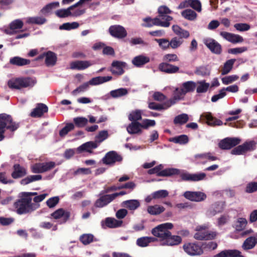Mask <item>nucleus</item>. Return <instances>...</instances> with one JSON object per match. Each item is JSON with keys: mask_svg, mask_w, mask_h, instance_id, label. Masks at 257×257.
Returning <instances> with one entry per match:
<instances>
[{"mask_svg": "<svg viewBox=\"0 0 257 257\" xmlns=\"http://www.w3.org/2000/svg\"><path fill=\"white\" fill-rule=\"evenodd\" d=\"M18 197L19 199L14 202L13 206L16 212L19 215L32 212L40 207L39 204L32 203L30 199L27 198L22 192L19 194Z\"/></svg>", "mask_w": 257, "mask_h": 257, "instance_id": "1", "label": "nucleus"}, {"mask_svg": "<svg viewBox=\"0 0 257 257\" xmlns=\"http://www.w3.org/2000/svg\"><path fill=\"white\" fill-rule=\"evenodd\" d=\"M195 87L196 83L194 81H189L183 83L181 88L175 89L173 94L174 96L172 99L176 102L183 99L187 93L193 91Z\"/></svg>", "mask_w": 257, "mask_h": 257, "instance_id": "2", "label": "nucleus"}, {"mask_svg": "<svg viewBox=\"0 0 257 257\" xmlns=\"http://www.w3.org/2000/svg\"><path fill=\"white\" fill-rule=\"evenodd\" d=\"M36 83L35 79L30 77L13 78L8 82L9 87L12 89H20L22 88L32 87Z\"/></svg>", "mask_w": 257, "mask_h": 257, "instance_id": "3", "label": "nucleus"}, {"mask_svg": "<svg viewBox=\"0 0 257 257\" xmlns=\"http://www.w3.org/2000/svg\"><path fill=\"white\" fill-rule=\"evenodd\" d=\"M173 227V224L170 222H167L161 224L152 230V233L156 237L160 238L161 242L170 235V231L169 229H171Z\"/></svg>", "mask_w": 257, "mask_h": 257, "instance_id": "4", "label": "nucleus"}, {"mask_svg": "<svg viewBox=\"0 0 257 257\" xmlns=\"http://www.w3.org/2000/svg\"><path fill=\"white\" fill-rule=\"evenodd\" d=\"M208 228V225L206 224L197 226L194 237L197 240H208L215 238L217 236V233L216 231L208 232L207 231Z\"/></svg>", "mask_w": 257, "mask_h": 257, "instance_id": "5", "label": "nucleus"}, {"mask_svg": "<svg viewBox=\"0 0 257 257\" xmlns=\"http://www.w3.org/2000/svg\"><path fill=\"white\" fill-rule=\"evenodd\" d=\"M55 162H39L31 165L30 169L32 173L35 174L43 173L51 170L55 167Z\"/></svg>", "mask_w": 257, "mask_h": 257, "instance_id": "6", "label": "nucleus"}, {"mask_svg": "<svg viewBox=\"0 0 257 257\" xmlns=\"http://www.w3.org/2000/svg\"><path fill=\"white\" fill-rule=\"evenodd\" d=\"M19 123L13 121L12 117L5 113L0 114V130L6 127L11 131H14L19 127Z\"/></svg>", "mask_w": 257, "mask_h": 257, "instance_id": "7", "label": "nucleus"}, {"mask_svg": "<svg viewBox=\"0 0 257 257\" xmlns=\"http://www.w3.org/2000/svg\"><path fill=\"white\" fill-rule=\"evenodd\" d=\"M143 21L145 23L143 24L142 25L146 27H151L155 25L166 28L169 27L170 25V23L163 22L158 18L151 19L150 17H148L144 18Z\"/></svg>", "mask_w": 257, "mask_h": 257, "instance_id": "8", "label": "nucleus"}, {"mask_svg": "<svg viewBox=\"0 0 257 257\" xmlns=\"http://www.w3.org/2000/svg\"><path fill=\"white\" fill-rule=\"evenodd\" d=\"M240 142V140L237 138H227L219 143V147L223 150H228L237 145Z\"/></svg>", "mask_w": 257, "mask_h": 257, "instance_id": "9", "label": "nucleus"}, {"mask_svg": "<svg viewBox=\"0 0 257 257\" xmlns=\"http://www.w3.org/2000/svg\"><path fill=\"white\" fill-rule=\"evenodd\" d=\"M184 251L190 255H197L201 254L203 252L202 247L195 243H187L183 245Z\"/></svg>", "mask_w": 257, "mask_h": 257, "instance_id": "10", "label": "nucleus"}, {"mask_svg": "<svg viewBox=\"0 0 257 257\" xmlns=\"http://www.w3.org/2000/svg\"><path fill=\"white\" fill-rule=\"evenodd\" d=\"M184 196L190 201L195 202L202 201L206 198V194L201 192L186 191Z\"/></svg>", "mask_w": 257, "mask_h": 257, "instance_id": "11", "label": "nucleus"}, {"mask_svg": "<svg viewBox=\"0 0 257 257\" xmlns=\"http://www.w3.org/2000/svg\"><path fill=\"white\" fill-rule=\"evenodd\" d=\"M220 36L227 41L233 43H240L243 42L244 39L241 36L227 32H221Z\"/></svg>", "mask_w": 257, "mask_h": 257, "instance_id": "12", "label": "nucleus"}, {"mask_svg": "<svg viewBox=\"0 0 257 257\" xmlns=\"http://www.w3.org/2000/svg\"><path fill=\"white\" fill-rule=\"evenodd\" d=\"M110 34L114 37L121 39L125 37L127 32L125 29L119 25L111 26L109 29Z\"/></svg>", "mask_w": 257, "mask_h": 257, "instance_id": "13", "label": "nucleus"}, {"mask_svg": "<svg viewBox=\"0 0 257 257\" xmlns=\"http://www.w3.org/2000/svg\"><path fill=\"white\" fill-rule=\"evenodd\" d=\"M204 44L213 53L219 54L221 52V45L212 39H206L204 41Z\"/></svg>", "mask_w": 257, "mask_h": 257, "instance_id": "14", "label": "nucleus"}, {"mask_svg": "<svg viewBox=\"0 0 257 257\" xmlns=\"http://www.w3.org/2000/svg\"><path fill=\"white\" fill-rule=\"evenodd\" d=\"M122 160L120 156L114 151L107 153L103 158V163L107 165H110L116 162H120Z\"/></svg>", "mask_w": 257, "mask_h": 257, "instance_id": "15", "label": "nucleus"}, {"mask_svg": "<svg viewBox=\"0 0 257 257\" xmlns=\"http://www.w3.org/2000/svg\"><path fill=\"white\" fill-rule=\"evenodd\" d=\"M98 147V144L94 142L90 141L83 144L76 149L78 153H81L83 152L92 153L93 149H96Z\"/></svg>", "mask_w": 257, "mask_h": 257, "instance_id": "16", "label": "nucleus"}, {"mask_svg": "<svg viewBox=\"0 0 257 257\" xmlns=\"http://www.w3.org/2000/svg\"><path fill=\"white\" fill-rule=\"evenodd\" d=\"M158 13L161 20H165L164 22L170 23V21L173 20V18L167 15L171 13V11L166 6H162L159 8Z\"/></svg>", "mask_w": 257, "mask_h": 257, "instance_id": "17", "label": "nucleus"}, {"mask_svg": "<svg viewBox=\"0 0 257 257\" xmlns=\"http://www.w3.org/2000/svg\"><path fill=\"white\" fill-rule=\"evenodd\" d=\"M92 65L89 61H75L70 63V68L82 70L85 69Z\"/></svg>", "mask_w": 257, "mask_h": 257, "instance_id": "18", "label": "nucleus"}, {"mask_svg": "<svg viewBox=\"0 0 257 257\" xmlns=\"http://www.w3.org/2000/svg\"><path fill=\"white\" fill-rule=\"evenodd\" d=\"M224 209V204L222 202L213 204L206 212L207 216L212 217L216 214L222 212Z\"/></svg>", "mask_w": 257, "mask_h": 257, "instance_id": "19", "label": "nucleus"}, {"mask_svg": "<svg viewBox=\"0 0 257 257\" xmlns=\"http://www.w3.org/2000/svg\"><path fill=\"white\" fill-rule=\"evenodd\" d=\"M114 199L112 194L102 195L94 203L96 207L101 208L111 202Z\"/></svg>", "mask_w": 257, "mask_h": 257, "instance_id": "20", "label": "nucleus"}, {"mask_svg": "<svg viewBox=\"0 0 257 257\" xmlns=\"http://www.w3.org/2000/svg\"><path fill=\"white\" fill-rule=\"evenodd\" d=\"M181 237L178 235H172L170 232V235L161 242L162 245H176L181 243Z\"/></svg>", "mask_w": 257, "mask_h": 257, "instance_id": "21", "label": "nucleus"}, {"mask_svg": "<svg viewBox=\"0 0 257 257\" xmlns=\"http://www.w3.org/2000/svg\"><path fill=\"white\" fill-rule=\"evenodd\" d=\"M175 103V101H173L172 99L165 102L163 104H159L155 102H150L149 104V107L154 110H162L166 109L170 107L172 105Z\"/></svg>", "mask_w": 257, "mask_h": 257, "instance_id": "22", "label": "nucleus"}, {"mask_svg": "<svg viewBox=\"0 0 257 257\" xmlns=\"http://www.w3.org/2000/svg\"><path fill=\"white\" fill-rule=\"evenodd\" d=\"M24 25L23 22L20 19H17L12 21L9 25L10 29L5 30V33L7 34H14L16 30L22 28Z\"/></svg>", "mask_w": 257, "mask_h": 257, "instance_id": "23", "label": "nucleus"}, {"mask_svg": "<svg viewBox=\"0 0 257 257\" xmlns=\"http://www.w3.org/2000/svg\"><path fill=\"white\" fill-rule=\"evenodd\" d=\"M48 107L43 103H39L36 107L31 113V115L34 117L41 116L44 113L48 111Z\"/></svg>", "mask_w": 257, "mask_h": 257, "instance_id": "24", "label": "nucleus"}, {"mask_svg": "<svg viewBox=\"0 0 257 257\" xmlns=\"http://www.w3.org/2000/svg\"><path fill=\"white\" fill-rule=\"evenodd\" d=\"M150 61V58L143 55H140L135 57L132 62L135 66L140 67L148 63Z\"/></svg>", "mask_w": 257, "mask_h": 257, "instance_id": "25", "label": "nucleus"}, {"mask_svg": "<svg viewBox=\"0 0 257 257\" xmlns=\"http://www.w3.org/2000/svg\"><path fill=\"white\" fill-rule=\"evenodd\" d=\"M214 257H243L237 250H224L216 254Z\"/></svg>", "mask_w": 257, "mask_h": 257, "instance_id": "26", "label": "nucleus"}, {"mask_svg": "<svg viewBox=\"0 0 257 257\" xmlns=\"http://www.w3.org/2000/svg\"><path fill=\"white\" fill-rule=\"evenodd\" d=\"M126 63L119 61H114L112 63L111 72L114 74L121 75L123 73V68Z\"/></svg>", "mask_w": 257, "mask_h": 257, "instance_id": "27", "label": "nucleus"}, {"mask_svg": "<svg viewBox=\"0 0 257 257\" xmlns=\"http://www.w3.org/2000/svg\"><path fill=\"white\" fill-rule=\"evenodd\" d=\"M202 118H204L207 123L210 125H220L222 124V122L219 119L214 118L209 112H205L201 115Z\"/></svg>", "mask_w": 257, "mask_h": 257, "instance_id": "28", "label": "nucleus"}, {"mask_svg": "<svg viewBox=\"0 0 257 257\" xmlns=\"http://www.w3.org/2000/svg\"><path fill=\"white\" fill-rule=\"evenodd\" d=\"M70 215L69 212L65 211L62 208L58 209L51 214V216L56 219L62 218L64 222L69 219Z\"/></svg>", "mask_w": 257, "mask_h": 257, "instance_id": "29", "label": "nucleus"}, {"mask_svg": "<svg viewBox=\"0 0 257 257\" xmlns=\"http://www.w3.org/2000/svg\"><path fill=\"white\" fill-rule=\"evenodd\" d=\"M159 68L161 71L167 73H175L178 72L179 69L178 66L166 63L160 64Z\"/></svg>", "mask_w": 257, "mask_h": 257, "instance_id": "30", "label": "nucleus"}, {"mask_svg": "<svg viewBox=\"0 0 257 257\" xmlns=\"http://www.w3.org/2000/svg\"><path fill=\"white\" fill-rule=\"evenodd\" d=\"M14 171L12 173V177L14 179L22 177L27 174L25 168L19 164H15L13 166Z\"/></svg>", "mask_w": 257, "mask_h": 257, "instance_id": "31", "label": "nucleus"}, {"mask_svg": "<svg viewBox=\"0 0 257 257\" xmlns=\"http://www.w3.org/2000/svg\"><path fill=\"white\" fill-rule=\"evenodd\" d=\"M112 77L107 76H98L92 78L88 82H87L88 83V85H97L103 83L107 82L111 80Z\"/></svg>", "mask_w": 257, "mask_h": 257, "instance_id": "32", "label": "nucleus"}, {"mask_svg": "<svg viewBox=\"0 0 257 257\" xmlns=\"http://www.w3.org/2000/svg\"><path fill=\"white\" fill-rule=\"evenodd\" d=\"M45 63L48 66H54L57 61L56 55L52 51H48L44 53Z\"/></svg>", "mask_w": 257, "mask_h": 257, "instance_id": "33", "label": "nucleus"}, {"mask_svg": "<svg viewBox=\"0 0 257 257\" xmlns=\"http://www.w3.org/2000/svg\"><path fill=\"white\" fill-rule=\"evenodd\" d=\"M195 83V88L196 89V92L197 93H206L210 86V83L206 82L205 80L198 81Z\"/></svg>", "mask_w": 257, "mask_h": 257, "instance_id": "34", "label": "nucleus"}, {"mask_svg": "<svg viewBox=\"0 0 257 257\" xmlns=\"http://www.w3.org/2000/svg\"><path fill=\"white\" fill-rule=\"evenodd\" d=\"M172 30L181 39L182 38L187 39L190 36V33L188 31L182 29L178 25H173Z\"/></svg>", "mask_w": 257, "mask_h": 257, "instance_id": "35", "label": "nucleus"}, {"mask_svg": "<svg viewBox=\"0 0 257 257\" xmlns=\"http://www.w3.org/2000/svg\"><path fill=\"white\" fill-rule=\"evenodd\" d=\"M10 63L14 65L22 66L29 64L30 63V60L16 56L10 59Z\"/></svg>", "mask_w": 257, "mask_h": 257, "instance_id": "36", "label": "nucleus"}, {"mask_svg": "<svg viewBox=\"0 0 257 257\" xmlns=\"http://www.w3.org/2000/svg\"><path fill=\"white\" fill-rule=\"evenodd\" d=\"M46 19L42 16L28 17L26 18V22L28 24L43 25L46 22Z\"/></svg>", "mask_w": 257, "mask_h": 257, "instance_id": "37", "label": "nucleus"}, {"mask_svg": "<svg viewBox=\"0 0 257 257\" xmlns=\"http://www.w3.org/2000/svg\"><path fill=\"white\" fill-rule=\"evenodd\" d=\"M141 128V123L138 122H132L127 127V131L130 134H141L142 133Z\"/></svg>", "mask_w": 257, "mask_h": 257, "instance_id": "38", "label": "nucleus"}, {"mask_svg": "<svg viewBox=\"0 0 257 257\" xmlns=\"http://www.w3.org/2000/svg\"><path fill=\"white\" fill-rule=\"evenodd\" d=\"M165 208L159 205H155L148 206V212L151 215H157L161 214L165 211Z\"/></svg>", "mask_w": 257, "mask_h": 257, "instance_id": "39", "label": "nucleus"}, {"mask_svg": "<svg viewBox=\"0 0 257 257\" xmlns=\"http://www.w3.org/2000/svg\"><path fill=\"white\" fill-rule=\"evenodd\" d=\"M122 205L130 210H135L140 206V202L137 199L128 200L123 201Z\"/></svg>", "mask_w": 257, "mask_h": 257, "instance_id": "40", "label": "nucleus"}, {"mask_svg": "<svg viewBox=\"0 0 257 257\" xmlns=\"http://www.w3.org/2000/svg\"><path fill=\"white\" fill-rule=\"evenodd\" d=\"M257 243V238L255 237H249L244 241L242 247L244 250H248L254 247Z\"/></svg>", "mask_w": 257, "mask_h": 257, "instance_id": "41", "label": "nucleus"}, {"mask_svg": "<svg viewBox=\"0 0 257 257\" xmlns=\"http://www.w3.org/2000/svg\"><path fill=\"white\" fill-rule=\"evenodd\" d=\"M156 240V238L152 237H142L138 238L137 240V244L141 247H146L151 242H154Z\"/></svg>", "mask_w": 257, "mask_h": 257, "instance_id": "42", "label": "nucleus"}, {"mask_svg": "<svg viewBox=\"0 0 257 257\" xmlns=\"http://www.w3.org/2000/svg\"><path fill=\"white\" fill-rule=\"evenodd\" d=\"M247 224V220L242 217L238 218L236 219L234 223V228L236 230L240 231L243 230Z\"/></svg>", "mask_w": 257, "mask_h": 257, "instance_id": "43", "label": "nucleus"}, {"mask_svg": "<svg viewBox=\"0 0 257 257\" xmlns=\"http://www.w3.org/2000/svg\"><path fill=\"white\" fill-rule=\"evenodd\" d=\"M128 90L125 88H120L117 89L111 90L110 92V96L114 98L120 97L127 95Z\"/></svg>", "mask_w": 257, "mask_h": 257, "instance_id": "44", "label": "nucleus"}, {"mask_svg": "<svg viewBox=\"0 0 257 257\" xmlns=\"http://www.w3.org/2000/svg\"><path fill=\"white\" fill-rule=\"evenodd\" d=\"M106 225L109 228H115L119 227L122 223V221L117 220L114 218L108 217L105 219Z\"/></svg>", "mask_w": 257, "mask_h": 257, "instance_id": "45", "label": "nucleus"}, {"mask_svg": "<svg viewBox=\"0 0 257 257\" xmlns=\"http://www.w3.org/2000/svg\"><path fill=\"white\" fill-rule=\"evenodd\" d=\"M42 178V176L41 175H30L22 179L21 181V183L23 185H26L31 182L41 180Z\"/></svg>", "mask_w": 257, "mask_h": 257, "instance_id": "46", "label": "nucleus"}, {"mask_svg": "<svg viewBox=\"0 0 257 257\" xmlns=\"http://www.w3.org/2000/svg\"><path fill=\"white\" fill-rule=\"evenodd\" d=\"M79 6V5H76V4H75L74 5L70 7H72L71 9L69 10L71 17H77L85 13V9L77 8Z\"/></svg>", "mask_w": 257, "mask_h": 257, "instance_id": "47", "label": "nucleus"}, {"mask_svg": "<svg viewBox=\"0 0 257 257\" xmlns=\"http://www.w3.org/2000/svg\"><path fill=\"white\" fill-rule=\"evenodd\" d=\"M181 15L185 19L190 21H193L197 17L196 13L191 9H187L182 11Z\"/></svg>", "mask_w": 257, "mask_h": 257, "instance_id": "48", "label": "nucleus"}, {"mask_svg": "<svg viewBox=\"0 0 257 257\" xmlns=\"http://www.w3.org/2000/svg\"><path fill=\"white\" fill-rule=\"evenodd\" d=\"M235 61V59H234L227 60L224 64L223 68L221 71V74L225 75L228 74L232 69Z\"/></svg>", "mask_w": 257, "mask_h": 257, "instance_id": "49", "label": "nucleus"}, {"mask_svg": "<svg viewBox=\"0 0 257 257\" xmlns=\"http://www.w3.org/2000/svg\"><path fill=\"white\" fill-rule=\"evenodd\" d=\"M59 6V3L58 2H53L50 4L47 5L44 8H43L41 12L44 15H47L51 13V11Z\"/></svg>", "mask_w": 257, "mask_h": 257, "instance_id": "50", "label": "nucleus"}, {"mask_svg": "<svg viewBox=\"0 0 257 257\" xmlns=\"http://www.w3.org/2000/svg\"><path fill=\"white\" fill-rule=\"evenodd\" d=\"M108 137V133L107 131L103 130L100 131L95 136V143L98 144V146L101 142L105 140Z\"/></svg>", "mask_w": 257, "mask_h": 257, "instance_id": "51", "label": "nucleus"}, {"mask_svg": "<svg viewBox=\"0 0 257 257\" xmlns=\"http://www.w3.org/2000/svg\"><path fill=\"white\" fill-rule=\"evenodd\" d=\"M88 83L85 82L82 85H80L71 92V94L74 96H77L85 92L89 88Z\"/></svg>", "mask_w": 257, "mask_h": 257, "instance_id": "52", "label": "nucleus"}, {"mask_svg": "<svg viewBox=\"0 0 257 257\" xmlns=\"http://www.w3.org/2000/svg\"><path fill=\"white\" fill-rule=\"evenodd\" d=\"M79 24L78 23L74 22L72 23H66L61 25L59 27L60 30H71L78 28Z\"/></svg>", "mask_w": 257, "mask_h": 257, "instance_id": "53", "label": "nucleus"}, {"mask_svg": "<svg viewBox=\"0 0 257 257\" xmlns=\"http://www.w3.org/2000/svg\"><path fill=\"white\" fill-rule=\"evenodd\" d=\"M183 40L178 37H173L170 41V48L176 49L180 47L183 44Z\"/></svg>", "mask_w": 257, "mask_h": 257, "instance_id": "54", "label": "nucleus"}, {"mask_svg": "<svg viewBox=\"0 0 257 257\" xmlns=\"http://www.w3.org/2000/svg\"><path fill=\"white\" fill-rule=\"evenodd\" d=\"M189 120L188 115L186 113H182L176 116L174 119L175 124H184Z\"/></svg>", "mask_w": 257, "mask_h": 257, "instance_id": "55", "label": "nucleus"}, {"mask_svg": "<svg viewBox=\"0 0 257 257\" xmlns=\"http://www.w3.org/2000/svg\"><path fill=\"white\" fill-rule=\"evenodd\" d=\"M142 118V111L140 110H136L132 111L128 115V119L134 122L141 119Z\"/></svg>", "mask_w": 257, "mask_h": 257, "instance_id": "56", "label": "nucleus"}, {"mask_svg": "<svg viewBox=\"0 0 257 257\" xmlns=\"http://www.w3.org/2000/svg\"><path fill=\"white\" fill-rule=\"evenodd\" d=\"M170 141L175 143L185 144L188 142V138L186 135H183L173 138L170 140Z\"/></svg>", "mask_w": 257, "mask_h": 257, "instance_id": "57", "label": "nucleus"}, {"mask_svg": "<svg viewBox=\"0 0 257 257\" xmlns=\"http://www.w3.org/2000/svg\"><path fill=\"white\" fill-rule=\"evenodd\" d=\"M73 121L77 127H82L87 124L88 119L84 117H77L74 118Z\"/></svg>", "mask_w": 257, "mask_h": 257, "instance_id": "58", "label": "nucleus"}, {"mask_svg": "<svg viewBox=\"0 0 257 257\" xmlns=\"http://www.w3.org/2000/svg\"><path fill=\"white\" fill-rule=\"evenodd\" d=\"M72 7H69L67 9H60L55 12L56 15L59 18H66L70 16V10Z\"/></svg>", "mask_w": 257, "mask_h": 257, "instance_id": "59", "label": "nucleus"}, {"mask_svg": "<svg viewBox=\"0 0 257 257\" xmlns=\"http://www.w3.org/2000/svg\"><path fill=\"white\" fill-rule=\"evenodd\" d=\"M178 174H180L179 170L174 168H169L162 170L160 175L161 176L164 177Z\"/></svg>", "mask_w": 257, "mask_h": 257, "instance_id": "60", "label": "nucleus"}, {"mask_svg": "<svg viewBox=\"0 0 257 257\" xmlns=\"http://www.w3.org/2000/svg\"><path fill=\"white\" fill-rule=\"evenodd\" d=\"M238 78L239 77L237 75H232L222 78L221 81L223 84L228 85L237 80Z\"/></svg>", "mask_w": 257, "mask_h": 257, "instance_id": "61", "label": "nucleus"}, {"mask_svg": "<svg viewBox=\"0 0 257 257\" xmlns=\"http://www.w3.org/2000/svg\"><path fill=\"white\" fill-rule=\"evenodd\" d=\"M74 128V125L72 123H67L59 132V135L61 137H65L69 132Z\"/></svg>", "mask_w": 257, "mask_h": 257, "instance_id": "62", "label": "nucleus"}, {"mask_svg": "<svg viewBox=\"0 0 257 257\" xmlns=\"http://www.w3.org/2000/svg\"><path fill=\"white\" fill-rule=\"evenodd\" d=\"M155 41L158 43L160 47L163 50H167L170 48V41L167 39H156Z\"/></svg>", "mask_w": 257, "mask_h": 257, "instance_id": "63", "label": "nucleus"}, {"mask_svg": "<svg viewBox=\"0 0 257 257\" xmlns=\"http://www.w3.org/2000/svg\"><path fill=\"white\" fill-rule=\"evenodd\" d=\"M168 195L169 193L166 190H160L153 193V196L155 199L164 198Z\"/></svg>", "mask_w": 257, "mask_h": 257, "instance_id": "64", "label": "nucleus"}]
</instances>
